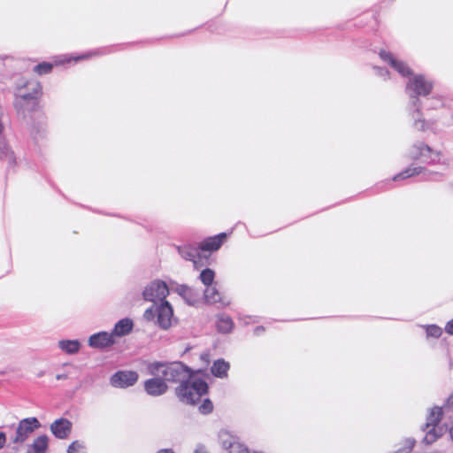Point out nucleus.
Here are the masks:
<instances>
[{"mask_svg":"<svg viewBox=\"0 0 453 453\" xmlns=\"http://www.w3.org/2000/svg\"><path fill=\"white\" fill-rule=\"evenodd\" d=\"M147 372L150 375H161L166 383H180L175 393L182 403L195 404L208 392L206 381L194 377V371L180 361L151 362L147 365Z\"/></svg>","mask_w":453,"mask_h":453,"instance_id":"f257e3e1","label":"nucleus"},{"mask_svg":"<svg viewBox=\"0 0 453 453\" xmlns=\"http://www.w3.org/2000/svg\"><path fill=\"white\" fill-rule=\"evenodd\" d=\"M433 89V82L421 74L411 78L406 86V91L411 96V106L415 109L412 113L414 127L416 129L424 131L426 128L425 119H420L421 102L418 96H428Z\"/></svg>","mask_w":453,"mask_h":453,"instance_id":"f03ea898","label":"nucleus"},{"mask_svg":"<svg viewBox=\"0 0 453 453\" xmlns=\"http://www.w3.org/2000/svg\"><path fill=\"white\" fill-rule=\"evenodd\" d=\"M41 92V85L37 81L20 80L17 84L14 106L17 111L25 115L36 106V100Z\"/></svg>","mask_w":453,"mask_h":453,"instance_id":"7ed1b4c3","label":"nucleus"},{"mask_svg":"<svg viewBox=\"0 0 453 453\" xmlns=\"http://www.w3.org/2000/svg\"><path fill=\"white\" fill-rule=\"evenodd\" d=\"M409 157L414 161H419L427 165H439L441 170H446L449 165V159L441 152L434 150L427 144L418 142L409 150Z\"/></svg>","mask_w":453,"mask_h":453,"instance_id":"20e7f679","label":"nucleus"},{"mask_svg":"<svg viewBox=\"0 0 453 453\" xmlns=\"http://www.w3.org/2000/svg\"><path fill=\"white\" fill-rule=\"evenodd\" d=\"M418 175H421V180H440L442 176V173L430 171L423 166H415L414 165H411L398 174L395 175L392 180L396 181L399 180H405Z\"/></svg>","mask_w":453,"mask_h":453,"instance_id":"39448f33","label":"nucleus"},{"mask_svg":"<svg viewBox=\"0 0 453 453\" xmlns=\"http://www.w3.org/2000/svg\"><path fill=\"white\" fill-rule=\"evenodd\" d=\"M442 408L439 406H434L431 409L427 418L426 423L425 424L424 431H426V434L424 437V441L427 444H431L436 441L441 434H437L435 431V426L440 423L442 418Z\"/></svg>","mask_w":453,"mask_h":453,"instance_id":"423d86ee","label":"nucleus"},{"mask_svg":"<svg viewBox=\"0 0 453 453\" xmlns=\"http://www.w3.org/2000/svg\"><path fill=\"white\" fill-rule=\"evenodd\" d=\"M40 426L41 424L36 418H27L20 420L16 429V434L12 438V442L15 444L23 443L29 435Z\"/></svg>","mask_w":453,"mask_h":453,"instance_id":"0eeeda50","label":"nucleus"},{"mask_svg":"<svg viewBox=\"0 0 453 453\" xmlns=\"http://www.w3.org/2000/svg\"><path fill=\"white\" fill-rule=\"evenodd\" d=\"M168 293L169 290L165 282L162 280H155L144 288L142 296L146 301L155 303L157 300H165Z\"/></svg>","mask_w":453,"mask_h":453,"instance_id":"6e6552de","label":"nucleus"},{"mask_svg":"<svg viewBox=\"0 0 453 453\" xmlns=\"http://www.w3.org/2000/svg\"><path fill=\"white\" fill-rule=\"evenodd\" d=\"M88 345L91 349L105 350L113 345V330L100 331L88 338Z\"/></svg>","mask_w":453,"mask_h":453,"instance_id":"1a4fd4ad","label":"nucleus"},{"mask_svg":"<svg viewBox=\"0 0 453 453\" xmlns=\"http://www.w3.org/2000/svg\"><path fill=\"white\" fill-rule=\"evenodd\" d=\"M152 378L143 382V389L147 395L157 397L168 391V385L161 375H151Z\"/></svg>","mask_w":453,"mask_h":453,"instance_id":"9d476101","label":"nucleus"},{"mask_svg":"<svg viewBox=\"0 0 453 453\" xmlns=\"http://www.w3.org/2000/svg\"><path fill=\"white\" fill-rule=\"evenodd\" d=\"M173 311L167 301L157 307V322L162 329H168L173 324Z\"/></svg>","mask_w":453,"mask_h":453,"instance_id":"9b49d317","label":"nucleus"},{"mask_svg":"<svg viewBox=\"0 0 453 453\" xmlns=\"http://www.w3.org/2000/svg\"><path fill=\"white\" fill-rule=\"evenodd\" d=\"M72 422L66 418H58L50 425V431L58 439H66L72 432Z\"/></svg>","mask_w":453,"mask_h":453,"instance_id":"f8f14e48","label":"nucleus"},{"mask_svg":"<svg viewBox=\"0 0 453 453\" xmlns=\"http://www.w3.org/2000/svg\"><path fill=\"white\" fill-rule=\"evenodd\" d=\"M380 56L382 60L388 62L401 75L410 76L412 74L411 69L404 62L395 59L390 52L381 50Z\"/></svg>","mask_w":453,"mask_h":453,"instance_id":"ddd939ff","label":"nucleus"},{"mask_svg":"<svg viewBox=\"0 0 453 453\" xmlns=\"http://www.w3.org/2000/svg\"><path fill=\"white\" fill-rule=\"evenodd\" d=\"M179 254L186 260L192 261L194 263L195 268H198L199 261L197 259L200 258V248L199 244L192 245L187 244L177 247Z\"/></svg>","mask_w":453,"mask_h":453,"instance_id":"4468645a","label":"nucleus"},{"mask_svg":"<svg viewBox=\"0 0 453 453\" xmlns=\"http://www.w3.org/2000/svg\"><path fill=\"white\" fill-rule=\"evenodd\" d=\"M139 375L134 371H118L115 372V386L127 388L134 385Z\"/></svg>","mask_w":453,"mask_h":453,"instance_id":"2eb2a0df","label":"nucleus"},{"mask_svg":"<svg viewBox=\"0 0 453 453\" xmlns=\"http://www.w3.org/2000/svg\"><path fill=\"white\" fill-rule=\"evenodd\" d=\"M226 239V233H220L217 235L208 237L202 241L199 244L201 251H216L218 250Z\"/></svg>","mask_w":453,"mask_h":453,"instance_id":"dca6fc26","label":"nucleus"},{"mask_svg":"<svg viewBox=\"0 0 453 453\" xmlns=\"http://www.w3.org/2000/svg\"><path fill=\"white\" fill-rule=\"evenodd\" d=\"M176 292L189 305H196L199 301L198 291L188 287V285L182 284V285L177 286Z\"/></svg>","mask_w":453,"mask_h":453,"instance_id":"f3484780","label":"nucleus"},{"mask_svg":"<svg viewBox=\"0 0 453 453\" xmlns=\"http://www.w3.org/2000/svg\"><path fill=\"white\" fill-rule=\"evenodd\" d=\"M232 318L226 313H219L216 316V328L220 334H229L234 328Z\"/></svg>","mask_w":453,"mask_h":453,"instance_id":"a211bd4d","label":"nucleus"},{"mask_svg":"<svg viewBox=\"0 0 453 453\" xmlns=\"http://www.w3.org/2000/svg\"><path fill=\"white\" fill-rule=\"evenodd\" d=\"M203 295L205 301L208 303H219L222 307L229 304V302L226 301L215 288L207 287V288L204 290Z\"/></svg>","mask_w":453,"mask_h":453,"instance_id":"6ab92c4d","label":"nucleus"},{"mask_svg":"<svg viewBox=\"0 0 453 453\" xmlns=\"http://www.w3.org/2000/svg\"><path fill=\"white\" fill-rule=\"evenodd\" d=\"M134 327V321L129 318H124L115 323V337L129 334Z\"/></svg>","mask_w":453,"mask_h":453,"instance_id":"aec40b11","label":"nucleus"},{"mask_svg":"<svg viewBox=\"0 0 453 453\" xmlns=\"http://www.w3.org/2000/svg\"><path fill=\"white\" fill-rule=\"evenodd\" d=\"M58 346L65 354L75 355L80 351L81 344L79 340H60Z\"/></svg>","mask_w":453,"mask_h":453,"instance_id":"412c9836","label":"nucleus"},{"mask_svg":"<svg viewBox=\"0 0 453 453\" xmlns=\"http://www.w3.org/2000/svg\"><path fill=\"white\" fill-rule=\"evenodd\" d=\"M229 367V364L224 359H218L213 363L211 372L215 377L225 378L227 376Z\"/></svg>","mask_w":453,"mask_h":453,"instance_id":"4be33fe9","label":"nucleus"},{"mask_svg":"<svg viewBox=\"0 0 453 453\" xmlns=\"http://www.w3.org/2000/svg\"><path fill=\"white\" fill-rule=\"evenodd\" d=\"M219 440L221 446L227 451L233 448L234 444L238 441V438L230 434L226 430H221L219 432Z\"/></svg>","mask_w":453,"mask_h":453,"instance_id":"5701e85b","label":"nucleus"},{"mask_svg":"<svg viewBox=\"0 0 453 453\" xmlns=\"http://www.w3.org/2000/svg\"><path fill=\"white\" fill-rule=\"evenodd\" d=\"M49 439L46 435L38 436L31 445L34 453H44L48 449Z\"/></svg>","mask_w":453,"mask_h":453,"instance_id":"b1692460","label":"nucleus"},{"mask_svg":"<svg viewBox=\"0 0 453 453\" xmlns=\"http://www.w3.org/2000/svg\"><path fill=\"white\" fill-rule=\"evenodd\" d=\"M87 445L84 441L76 440L69 444L66 453H87Z\"/></svg>","mask_w":453,"mask_h":453,"instance_id":"393cba45","label":"nucleus"},{"mask_svg":"<svg viewBox=\"0 0 453 453\" xmlns=\"http://www.w3.org/2000/svg\"><path fill=\"white\" fill-rule=\"evenodd\" d=\"M214 278L215 273L210 268L203 269L199 275V280L207 287H210L212 284Z\"/></svg>","mask_w":453,"mask_h":453,"instance_id":"a878e982","label":"nucleus"},{"mask_svg":"<svg viewBox=\"0 0 453 453\" xmlns=\"http://www.w3.org/2000/svg\"><path fill=\"white\" fill-rule=\"evenodd\" d=\"M92 54H82V55H78V56H75V57L65 55V56L61 57V58L59 60L56 61L55 63H56V65H62V64H65V63H69L72 60L77 62V61H80V60L87 59Z\"/></svg>","mask_w":453,"mask_h":453,"instance_id":"bb28decb","label":"nucleus"},{"mask_svg":"<svg viewBox=\"0 0 453 453\" xmlns=\"http://www.w3.org/2000/svg\"><path fill=\"white\" fill-rule=\"evenodd\" d=\"M426 335L428 337H434V338H439L442 334L441 328L440 326H438L437 325L426 326Z\"/></svg>","mask_w":453,"mask_h":453,"instance_id":"cd10ccee","label":"nucleus"},{"mask_svg":"<svg viewBox=\"0 0 453 453\" xmlns=\"http://www.w3.org/2000/svg\"><path fill=\"white\" fill-rule=\"evenodd\" d=\"M52 70V65L50 63H41L34 67V71L38 74H46Z\"/></svg>","mask_w":453,"mask_h":453,"instance_id":"c85d7f7f","label":"nucleus"},{"mask_svg":"<svg viewBox=\"0 0 453 453\" xmlns=\"http://www.w3.org/2000/svg\"><path fill=\"white\" fill-rule=\"evenodd\" d=\"M199 411L202 414H209L213 411V404L210 399H205L198 407Z\"/></svg>","mask_w":453,"mask_h":453,"instance_id":"c756f323","label":"nucleus"},{"mask_svg":"<svg viewBox=\"0 0 453 453\" xmlns=\"http://www.w3.org/2000/svg\"><path fill=\"white\" fill-rule=\"evenodd\" d=\"M228 453H250V449L239 441L234 444L233 448L228 450Z\"/></svg>","mask_w":453,"mask_h":453,"instance_id":"7c9ffc66","label":"nucleus"},{"mask_svg":"<svg viewBox=\"0 0 453 453\" xmlns=\"http://www.w3.org/2000/svg\"><path fill=\"white\" fill-rule=\"evenodd\" d=\"M415 444L413 439H407L404 443V447L397 449L395 453H410Z\"/></svg>","mask_w":453,"mask_h":453,"instance_id":"2f4dec72","label":"nucleus"},{"mask_svg":"<svg viewBox=\"0 0 453 453\" xmlns=\"http://www.w3.org/2000/svg\"><path fill=\"white\" fill-rule=\"evenodd\" d=\"M156 316L157 307L155 309L153 307L148 308L143 314L144 319L148 321L153 320Z\"/></svg>","mask_w":453,"mask_h":453,"instance_id":"473e14b6","label":"nucleus"},{"mask_svg":"<svg viewBox=\"0 0 453 453\" xmlns=\"http://www.w3.org/2000/svg\"><path fill=\"white\" fill-rule=\"evenodd\" d=\"M445 331L447 334L453 335V319L446 324Z\"/></svg>","mask_w":453,"mask_h":453,"instance_id":"72a5a7b5","label":"nucleus"},{"mask_svg":"<svg viewBox=\"0 0 453 453\" xmlns=\"http://www.w3.org/2000/svg\"><path fill=\"white\" fill-rule=\"evenodd\" d=\"M451 406H453V392L448 396L444 403L446 408H450Z\"/></svg>","mask_w":453,"mask_h":453,"instance_id":"f704fd0d","label":"nucleus"},{"mask_svg":"<svg viewBox=\"0 0 453 453\" xmlns=\"http://www.w3.org/2000/svg\"><path fill=\"white\" fill-rule=\"evenodd\" d=\"M194 453H208L206 448L203 444H198L194 451Z\"/></svg>","mask_w":453,"mask_h":453,"instance_id":"c9c22d12","label":"nucleus"},{"mask_svg":"<svg viewBox=\"0 0 453 453\" xmlns=\"http://www.w3.org/2000/svg\"><path fill=\"white\" fill-rule=\"evenodd\" d=\"M6 443V435L4 433L0 432V449L4 447Z\"/></svg>","mask_w":453,"mask_h":453,"instance_id":"e433bc0d","label":"nucleus"},{"mask_svg":"<svg viewBox=\"0 0 453 453\" xmlns=\"http://www.w3.org/2000/svg\"><path fill=\"white\" fill-rule=\"evenodd\" d=\"M265 332V327L262 326H257L254 329V334L258 336L261 335Z\"/></svg>","mask_w":453,"mask_h":453,"instance_id":"4c0bfd02","label":"nucleus"},{"mask_svg":"<svg viewBox=\"0 0 453 453\" xmlns=\"http://www.w3.org/2000/svg\"><path fill=\"white\" fill-rule=\"evenodd\" d=\"M376 70H377V74L380 76L384 77L388 74V71L385 68L378 67V68H376Z\"/></svg>","mask_w":453,"mask_h":453,"instance_id":"58836bf2","label":"nucleus"},{"mask_svg":"<svg viewBox=\"0 0 453 453\" xmlns=\"http://www.w3.org/2000/svg\"><path fill=\"white\" fill-rule=\"evenodd\" d=\"M434 103L430 105H428L429 109L437 108L440 104H441V102L440 99H434Z\"/></svg>","mask_w":453,"mask_h":453,"instance_id":"ea45409f","label":"nucleus"},{"mask_svg":"<svg viewBox=\"0 0 453 453\" xmlns=\"http://www.w3.org/2000/svg\"><path fill=\"white\" fill-rule=\"evenodd\" d=\"M388 185H391V180H385V181H382L381 183H379L377 185V188H382Z\"/></svg>","mask_w":453,"mask_h":453,"instance_id":"a19ab883","label":"nucleus"},{"mask_svg":"<svg viewBox=\"0 0 453 453\" xmlns=\"http://www.w3.org/2000/svg\"><path fill=\"white\" fill-rule=\"evenodd\" d=\"M156 453H175L172 449H161L157 450Z\"/></svg>","mask_w":453,"mask_h":453,"instance_id":"79ce46f5","label":"nucleus"},{"mask_svg":"<svg viewBox=\"0 0 453 453\" xmlns=\"http://www.w3.org/2000/svg\"><path fill=\"white\" fill-rule=\"evenodd\" d=\"M57 380H64L66 378V375L65 374H58L57 375Z\"/></svg>","mask_w":453,"mask_h":453,"instance_id":"37998d69","label":"nucleus"},{"mask_svg":"<svg viewBox=\"0 0 453 453\" xmlns=\"http://www.w3.org/2000/svg\"><path fill=\"white\" fill-rule=\"evenodd\" d=\"M451 437H452V439H453V431L451 432Z\"/></svg>","mask_w":453,"mask_h":453,"instance_id":"c03bdc74","label":"nucleus"}]
</instances>
